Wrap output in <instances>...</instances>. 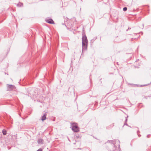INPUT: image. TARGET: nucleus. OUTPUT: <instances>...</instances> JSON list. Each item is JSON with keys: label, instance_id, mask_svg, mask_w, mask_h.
Returning a JSON list of instances; mask_svg holds the SVG:
<instances>
[{"label": "nucleus", "instance_id": "12", "mask_svg": "<svg viewBox=\"0 0 151 151\" xmlns=\"http://www.w3.org/2000/svg\"><path fill=\"white\" fill-rule=\"evenodd\" d=\"M140 132L139 131H138L137 132V133L138 135V136H139V137H140V136H141V135L140 134H139V133Z\"/></svg>", "mask_w": 151, "mask_h": 151}, {"label": "nucleus", "instance_id": "15", "mask_svg": "<svg viewBox=\"0 0 151 151\" xmlns=\"http://www.w3.org/2000/svg\"><path fill=\"white\" fill-rule=\"evenodd\" d=\"M127 118H126V119H125V122L126 123L127 122Z\"/></svg>", "mask_w": 151, "mask_h": 151}, {"label": "nucleus", "instance_id": "13", "mask_svg": "<svg viewBox=\"0 0 151 151\" xmlns=\"http://www.w3.org/2000/svg\"><path fill=\"white\" fill-rule=\"evenodd\" d=\"M127 125V126H129V127H131L130 126H129L128 124H127V122H126V123L124 122V125Z\"/></svg>", "mask_w": 151, "mask_h": 151}, {"label": "nucleus", "instance_id": "19", "mask_svg": "<svg viewBox=\"0 0 151 151\" xmlns=\"http://www.w3.org/2000/svg\"><path fill=\"white\" fill-rule=\"evenodd\" d=\"M118 141L119 142V140H118Z\"/></svg>", "mask_w": 151, "mask_h": 151}, {"label": "nucleus", "instance_id": "8", "mask_svg": "<svg viewBox=\"0 0 151 151\" xmlns=\"http://www.w3.org/2000/svg\"><path fill=\"white\" fill-rule=\"evenodd\" d=\"M87 48H82V53L81 56V57L83 55V53L84 51H86L87 50Z\"/></svg>", "mask_w": 151, "mask_h": 151}, {"label": "nucleus", "instance_id": "6", "mask_svg": "<svg viewBox=\"0 0 151 151\" xmlns=\"http://www.w3.org/2000/svg\"><path fill=\"white\" fill-rule=\"evenodd\" d=\"M47 112L45 113L44 114V115L42 116V118H41V120L42 121H44V120H45L46 119V116L47 115Z\"/></svg>", "mask_w": 151, "mask_h": 151}, {"label": "nucleus", "instance_id": "14", "mask_svg": "<svg viewBox=\"0 0 151 151\" xmlns=\"http://www.w3.org/2000/svg\"><path fill=\"white\" fill-rule=\"evenodd\" d=\"M42 151V148H40L36 151Z\"/></svg>", "mask_w": 151, "mask_h": 151}, {"label": "nucleus", "instance_id": "5", "mask_svg": "<svg viewBox=\"0 0 151 151\" xmlns=\"http://www.w3.org/2000/svg\"><path fill=\"white\" fill-rule=\"evenodd\" d=\"M46 21L47 22L50 23V24H54V22L52 19H47L46 20Z\"/></svg>", "mask_w": 151, "mask_h": 151}, {"label": "nucleus", "instance_id": "17", "mask_svg": "<svg viewBox=\"0 0 151 151\" xmlns=\"http://www.w3.org/2000/svg\"><path fill=\"white\" fill-rule=\"evenodd\" d=\"M7 148L8 150H10L11 148V147H9L8 146L7 147Z\"/></svg>", "mask_w": 151, "mask_h": 151}, {"label": "nucleus", "instance_id": "16", "mask_svg": "<svg viewBox=\"0 0 151 151\" xmlns=\"http://www.w3.org/2000/svg\"><path fill=\"white\" fill-rule=\"evenodd\" d=\"M150 135V134H148V135H147V138H149V137H149Z\"/></svg>", "mask_w": 151, "mask_h": 151}, {"label": "nucleus", "instance_id": "20", "mask_svg": "<svg viewBox=\"0 0 151 151\" xmlns=\"http://www.w3.org/2000/svg\"><path fill=\"white\" fill-rule=\"evenodd\" d=\"M119 147H120V145H119Z\"/></svg>", "mask_w": 151, "mask_h": 151}, {"label": "nucleus", "instance_id": "7", "mask_svg": "<svg viewBox=\"0 0 151 151\" xmlns=\"http://www.w3.org/2000/svg\"><path fill=\"white\" fill-rule=\"evenodd\" d=\"M37 143L39 144H43V140L41 139H39L37 140Z\"/></svg>", "mask_w": 151, "mask_h": 151}, {"label": "nucleus", "instance_id": "10", "mask_svg": "<svg viewBox=\"0 0 151 151\" xmlns=\"http://www.w3.org/2000/svg\"><path fill=\"white\" fill-rule=\"evenodd\" d=\"M22 5H23V4L22 3H18V4H17V6H19V7L22 6Z\"/></svg>", "mask_w": 151, "mask_h": 151}, {"label": "nucleus", "instance_id": "18", "mask_svg": "<svg viewBox=\"0 0 151 151\" xmlns=\"http://www.w3.org/2000/svg\"><path fill=\"white\" fill-rule=\"evenodd\" d=\"M76 136L77 137H79V135H76Z\"/></svg>", "mask_w": 151, "mask_h": 151}, {"label": "nucleus", "instance_id": "11", "mask_svg": "<svg viewBox=\"0 0 151 151\" xmlns=\"http://www.w3.org/2000/svg\"><path fill=\"white\" fill-rule=\"evenodd\" d=\"M127 10V8L126 7H124L123 8V10L124 11H126Z\"/></svg>", "mask_w": 151, "mask_h": 151}, {"label": "nucleus", "instance_id": "3", "mask_svg": "<svg viewBox=\"0 0 151 151\" xmlns=\"http://www.w3.org/2000/svg\"><path fill=\"white\" fill-rule=\"evenodd\" d=\"M72 130L75 132H77L79 131V128L76 125V123H71Z\"/></svg>", "mask_w": 151, "mask_h": 151}, {"label": "nucleus", "instance_id": "2", "mask_svg": "<svg viewBox=\"0 0 151 151\" xmlns=\"http://www.w3.org/2000/svg\"><path fill=\"white\" fill-rule=\"evenodd\" d=\"M116 141V140H108L107 142H109L110 143V144L109 145L110 146H112L114 147L113 149L112 150V151H115L117 148V147L116 145V143L115 142Z\"/></svg>", "mask_w": 151, "mask_h": 151}, {"label": "nucleus", "instance_id": "4", "mask_svg": "<svg viewBox=\"0 0 151 151\" xmlns=\"http://www.w3.org/2000/svg\"><path fill=\"white\" fill-rule=\"evenodd\" d=\"M15 87L14 85H12L7 84V90L10 91L15 89Z\"/></svg>", "mask_w": 151, "mask_h": 151}, {"label": "nucleus", "instance_id": "1", "mask_svg": "<svg viewBox=\"0 0 151 151\" xmlns=\"http://www.w3.org/2000/svg\"><path fill=\"white\" fill-rule=\"evenodd\" d=\"M84 33H83V36L82 37V47H87L88 40L87 37L85 35Z\"/></svg>", "mask_w": 151, "mask_h": 151}, {"label": "nucleus", "instance_id": "9", "mask_svg": "<svg viewBox=\"0 0 151 151\" xmlns=\"http://www.w3.org/2000/svg\"><path fill=\"white\" fill-rule=\"evenodd\" d=\"M2 132L4 135H5L6 134V131L5 129H3Z\"/></svg>", "mask_w": 151, "mask_h": 151}]
</instances>
